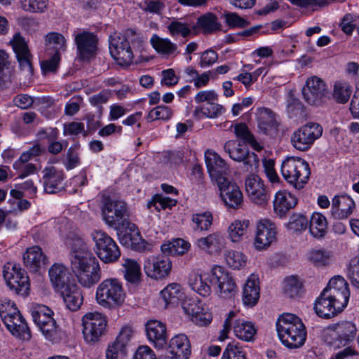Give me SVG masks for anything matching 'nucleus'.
<instances>
[{"label":"nucleus","mask_w":359,"mask_h":359,"mask_svg":"<svg viewBox=\"0 0 359 359\" xmlns=\"http://www.w3.org/2000/svg\"><path fill=\"white\" fill-rule=\"evenodd\" d=\"M71 268L78 282L85 287H90L102 277L99 262L80 238L72 240L69 255Z\"/></svg>","instance_id":"f257e3e1"},{"label":"nucleus","mask_w":359,"mask_h":359,"mask_svg":"<svg viewBox=\"0 0 359 359\" xmlns=\"http://www.w3.org/2000/svg\"><path fill=\"white\" fill-rule=\"evenodd\" d=\"M349 296L348 284L342 277L336 276L331 278L327 286L316 300V313L325 319L337 316L347 306Z\"/></svg>","instance_id":"f03ea898"},{"label":"nucleus","mask_w":359,"mask_h":359,"mask_svg":"<svg viewBox=\"0 0 359 359\" xmlns=\"http://www.w3.org/2000/svg\"><path fill=\"white\" fill-rule=\"evenodd\" d=\"M143 43L140 33L128 29L123 34L114 33L109 36V52L118 65L129 66L133 62V50L142 48Z\"/></svg>","instance_id":"7ed1b4c3"},{"label":"nucleus","mask_w":359,"mask_h":359,"mask_svg":"<svg viewBox=\"0 0 359 359\" xmlns=\"http://www.w3.org/2000/svg\"><path fill=\"white\" fill-rule=\"evenodd\" d=\"M276 330L282 343L290 348L302 346L306 338L305 327L296 315L283 313L278 318Z\"/></svg>","instance_id":"20e7f679"},{"label":"nucleus","mask_w":359,"mask_h":359,"mask_svg":"<svg viewBox=\"0 0 359 359\" xmlns=\"http://www.w3.org/2000/svg\"><path fill=\"white\" fill-rule=\"evenodd\" d=\"M102 204V217L106 224L117 231L124 230L130 223L126 203L118 198L104 196Z\"/></svg>","instance_id":"39448f33"},{"label":"nucleus","mask_w":359,"mask_h":359,"mask_svg":"<svg viewBox=\"0 0 359 359\" xmlns=\"http://www.w3.org/2000/svg\"><path fill=\"white\" fill-rule=\"evenodd\" d=\"M126 294L123 285L117 278H107L97 287L95 299L97 303L106 309H114L123 305Z\"/></svg>","instance_id":"423d86ee"},{"label":"nucleus","mask_w":359,"mask_h":359,"mask_svg":"<svg viewBox=\"0 0 359 359\" xmlns=\"http://www.w3.org/2000/svg\"><path fill=\"white\" fill-rule=\"evenodd\" d=\"M280 172L285 180L296 189H302L311 175L309 163L294 156L287 157L282 162Z\"/></svg>","instance_id":"0eeeda50"},{"label":"nucleus","mask_w":359,"mask_h":359,"mask_svg":"<svg viewBox=\"0 0 359 359\" xmlns=\"http://www.w3.org/2000/svg\"><path fill=\"white\" fill-rule=\"evenodd\" d=\"M323 134V128L318 123L309 122L294 130L291 136L292 145L297 150H309Z\"/></svg>","instance_id":"6e6552de"},{"label":"nucleus","mask_w":359,"mask_h":359,"mask_svg":"<svg viewBox=\"0 0 359 359\" xmlns=\"http://www.w3.org/2000/svg\"><path fill=\"white\" fill-rule=\"evenodd\" d=\"M95 243V252L104 263H113L121 256L120 250L116 242L102 231H95L91 233Z\"/></svg>","instance_id":"1a4fd4ad"},{"label":"nucleus","mask_w":359,"mask_h":359,"mask_svg":"<svg viewBox=\"0 0 359 359\" xmlns=\"http://www.w3.org/2000/svg\"><path fill=\"white\" fill-rule=\"evenodd\" d=\"M4 277L9 288L17 294L27 295L29 290V277L19 265L8 263L4 266Z\"/></svg>","instance_id":"9d476101"},{"label":"nucleus","mask_w":359,"mask_h":359,"mask_svg":"<svg viewBox=\"0 0 359 359\" xmlns=\"http://www.w3.org/2000/svg\"><path fill=\"white\" fill-rule=\"evenodd\" d=\"M9 43L15 54L21 72L25 77H31L34 73L33 56L29 50L27 42L20 33L18 32L13 35Z\"/></svg>","instance_id":"9b49d317"},{"label":"nucleus","mask_w":359,"mask_h":359,"mask_svg":"<svg viewBox=\"0 0 359 359\" xmlns=\"http://www.w3.org/2000/svg\"><path fill=\"white\" fill-rule=\"evenodd\" d=\"M302 95L308 104L319 106L329 98V90L323 79L313 76L307 79L302 89Z\"/></svg>","instance_id":"f8f14e48"},{"label":"nucleus","mask_w":359,"mask_h":359,"mask_svg":"<svg viewBox=\"0 0 359 359\" xmlns=\"http://www.w3.org/2000/svg\"><path fill=\"white\" fill-rule=\"evenodd\" d=\"M82 321L85 340L90 344L99 341L106 330L105 317L100 313H88L83 317Z\"/></svg>","instance_id":"ddd939ff"},{"label":"nucleus","mask_w":359,"mask_h":359,"mask_svg":"<svg viewBox=\"0 0 359 359\" xmlns=\"http://www.w3.org/2000/svg\"><path fill=\"white\" fill-rule=\"evenodd\" d=\"M210 283L217 284V293L222 299H231L238 292L233 277L220 266H215L210 271Z\"/></svg>","instance_id":"4468645a"},{"label":"nucleus","mask_w":359,"mask_h":359,"mask_svg":"<svg viewBox=\"0 0 359 359\" xmlns=\"http://www.w3.org/2000/svg\"><path fill=\"white\" fill-rule=\"evenodd\" d=\"M172 269L170 259L165 256L150 257L144 263V270L147 276L161 280L168 276Z\"/></svg>","instance_id":"2eb2a0df"},{"label":"nucleus","mask_w":359,"mask_h":359,"mask_svg":"<svg viewBox=\"0 0 359 359\" xmlns=\"http://www.w3.org/2000/svg\"><path fill=\"white\" fill-rule=\"evenodd\" d=\"M246 192L254 203L264 206L269 200V191L258 175H250L245 180Z\"/></svg>","instance_id":"dca6fc26"},{"label":"nucleus","mask_w":359,"mask_h":359,"mask_svg":"<svg viewBox=\"0 0 359 359\" xmlns=\"http://www.w3.org/2000/svg\"><path fill=\"white\" fill-rule=\"evenodd\" d=\"M205 163L208 173L212 180L215 181L217 184L229 179L226 175L229 168L223 158L216 152L207 150L205 153Z\"/></svg>","instance_id":"f3484780"},{"label":"nucleus","mask_w":359,"mask_h":359,"mask_svg":"<svg viewBox=\"0 0 359 359\" xmlns=\"http://www.w3.org/2000/svg\"><path fill=\"white\" fill-rule=\"evenodd\" d=\"M97 36L92 32L83 31L75 35L78 55L81 60H89L97 51Z\"/></svg>","instance_id":"a211bd4d"},{"label":"nucleus","mask_w":359,"mask_h":359,"mask_svg":"<svg viewBox=\"0 0 359 359\" xmlns=\"http://www.w3.org/2000/svg\"><path fill=\"white\" fill-rule=\"evenodd\" d=\"M276 238V225L268 219L261 220L257 225L254 247L257 250L267 249Z\"/></svg>","instance_id":"6ab92c4d"},{"label":"nucleus","mask_w":359,"mask_h":359,"mask_svg":"<svg viewBox=\"0 0 359 359\" xmlns=\"http://www.w3.org/2000/svg\"><path fill=\"white\" fill-rule=\"evenodd\" d=\"M217 187L220 191V196L224 204L233 209L240 208L243 203V194L236 183L227 179L218 184Z\"/></svg>","instance_id":"aec40b11"},{"label":"nucleus","mask_w":359,"mask_h":359,"mask_svg":"<svg viewBox=\"0 0 359 359\" xmlns=\"http://www.w3.org/2000/svg\"><path fill=\"white\" fill-rule=\"evenodd\" d=\"M356 332L355 325L351 322L344 321L336 324L330 334L334 339L332 345L335 347L345 346L355 338Z\"/></svg>","instance_id":"412c9836"},{"label":"nucleus","mask_w":359,"mask_h":359,"mask_svg":"<svg viewBox=\"0 0 359 359\" xmlns=\"http://www.w3.org/2000/svg\"><path fill=\"white\" fill-rule=\"evenodd\" d=\"M195 244L201 250L214 255L219 254L225 248V239L220 233L215 232L197 239Z\"/></svg>","instance_id":"4be33fe9"},{"label":"nucleus","mask_w":359,"mask_h":359,"mask_svg":"<svg viewBox=\"0 0 359 359\" xmlns=\"http://www.w3.org/2000/svg\"><path fill=\"white\" fill-rule=\"evenodd\" d=\"M42 182L44 191L47 194H55L61 189L62 182L65 178L62 170L53 166L46 167L43 170Z\"/></svg>","instance_id":"5701e85b"},{"label":"nucleus","mask_w":359,"mask_h":359,"mask_svg":"<svg viewBox=\"0 0 359 359\" xmlns=\"http://www.w3.org/2000/svg\"><path fill=\"white\" fill-rule=\"evenodd\" d=\"M50 282L55 290L60 291L73 284L71 283V273L62 264H54L48 271Z\"/></svg>","instance_id":"b1692460"},{"label":"nucleus","mask_w":359,"mask_h":359,"mask_svg":"<svg viewBox=\"0 0 359 359\" xmlns=\"http://www.w3.org/2000/svg\"><path fill=\"white\" fill-rule=\"evenodd\" d=\"M8 331L20 340L29 341L31 331L20 311L4 323Z\"/></svg>","instance_id":"393cba45"},{"label":"nucleus","mask_w":359,"mask_h":359,"mask_svg":"<svg viewBox=\"0 0 359 359\" xmlns=\"http://www.w3.org/2000/svg\"><path fill=\"white\" fill-rule=\"evenodd\" d=\"M355 203L346 195L335 196L332 201L331 215L337 219H346L351 215Z\"/></svg>","instance_id":"a878e982"},{"label":"nucleus","mask_w":359,"mask_h":359,"mask_svg":"<svg viewBox=\"0 0 359 359\" xmlns=\"http://www.w3.org/2000/svg\"><path fill=\"white\" fill-rule=\"evenodd\" d=\"M146 332L149 340L158 348H163L167 343L165 325L158 320H149L146 324Z\"/></svg>","instance_id":"bb28decb"},{"label":"nucleus","mask_w":359,"mask_h":359,"mask_svg":"<svg viewBox=\"0 0 359 359\" xmlns=\"http://www.w3.org/2000/svg\"><path fill=\"white\" fill-rule=\"evenodd\" d=\"M23 261L27 269L29 271L35 273L45 266L47 257L43 254L41 248L35 245L28 248L23 254Z\"/></svg>","instance_id":"cd10ccee"},{"label":"nucleus","mask_w":359,"mask_h":359,"mask_svg":"<svg viewBox=\"0 0 359 359\" xmlns=\"http://www.w3.org/2000/svg\"><path fill=\"white\" fill-rule=\"evenodd\" d=\"M258 128L265 135H273L278 131V124L273 112L267 108H261L257 113Z\"/></svg>","instance_id":"c85d7f7f"},{"label":"nucleus","mask_w":359,"mask_h":359,"mask_svg":"<svg viewBox=\"0 0 359 359\" xmlns=\"http://www.w3.org/2000/svg\"><path fill=\"white\" fill-rule=\"evenodd\" d=\"M297 203L296 197L286 191H280L276 193L273 200L274 211L280 217L284 216Z\"/></svg>","instance_id":"c756f323"},{"label":"nucleus","mask_w":359,"mask_h":359,"mask_svg":"<svg viewBox=\"0 0 359 359\" xmlns=\"http://www.w3.org/2000/svg\"><path fill=\"white\" fill-rule=\"evenodd\" d=\"M67 309L78 310L83 303V297L79 287L74 283L59 291Z\"/></svg>","instance_id":"7c9ffc66"},{"label":"nucleus","mask_w":359,"mask_h":359,"mask_svg":"<svg viewBox=\"0 0 359 359\" xmlns=\"http://www.w3.org/2000/svg\"><path fill=\"white\" fill-rule=\"evenodd\" d=\"M150 43L153 48L159 54L166 57H175L180 54L177 45L168 38H162L154 34Z\"/></svg>","instance_id":"2f4dec72"},{"label":"nucleus","mask_w":359,"mask_h":359,"mask_svg":"<svg viewBox=\"0 0 359 359\" xmlns=\"http://www.w3.org/2000/svg\"><path fill=\"white\" fill-rule=\"evenodd\" d=\"M212 278L210 272L201 274L192 273L189 278L191 288L203 297H208L211 294V287L208 283Z\"/></svg>","instance_id":"473e14b6"},{"label":"nucleus","mask_w":359,"mask_h":359,"mask_svg":"<svg viewBox=\"0 0 359 359\" xmlns=\"http://www.w3.org/2000/svg\"><path fill=\"white\" fill-rule=\"evenodd\" d=\"M124 230L129 231L124 234L123 239L125 243L130 245L132 248L138 251H143L147 249L148 243L142 239L137 226L130 222L125 226Z\"/></svg>","instance_id":"72a5a7b5"},{"label":"nucleus","mask_w":359,"mask_h":359,"mask_svg":"<svg viewBox=\"0 0 359 359\" xmlns=\"http://www.w3.org/2000/svg\"><path fill=\"white\" fill-rule=\"evenodd\" d=\"M259 298V280L251 276L245 282L243 291V301L245 305L255 306Z\"/></svg>","instance_id":"f704fd0d"},{"label":"nucleus","mask_w":359,"mask_h":359,"mask_svg":"<svg viewBox=\"0 0 359 359\" xmlns=\"http://www.w3.org/2000/svg\"><path fill=\"white\" fill-rule=\"evenodd\" d=\"M233 332L238 339L245 341H252L255 339L257 329L252 323L238 319L234 322Z\"/></svg>","instance_id":"c9c22d12"},{"label":"nucleus","mask_w":359,"mask_h":359,"mask_svg":"<svg viewBox=\"0 0 359 359\" xmlns=\"http://www.w3.org/2000/svg\"><path fill=\"white\" fill-rule=\"evenodd\" d=\"M168 352L178 355H183L186 359L190 355V344L188 338L184 334H177L172 337L170 341Z\"/></svg>","instance_id":"e433bc0d"},{"label":"nucleus","mask_w":359,"mask_h":359,"mask_svg":"<svg viewBox=\"0 0 359 359\" xmlns=\"http://www.w3.org/2000/svg\"><path fill=\"white\" fill-rule=\"evenodd\" d=\"M190 246L189 242L182 238H177L171 242L163 243L161 249L165 255H182L189 250Z\"/></svg>","instance_id":"4c0bfd02"},{"label":"nucleus","mask_w":359,"mask_h":359,"mask_svg":"<svg viewBox=\"0 0 359 359\" xmlns=\"http://www.w3.org/2000/svg\"><path fill=\"white\" fill-rule=\"evenodd\" d=\"M39 329L45 338L53 343H59L65 337V333L59 327L55 319L41 325Z\"/></svg>","instance_id":"58836bf2"},{"label":"nucleus","mask_w":359,"mask_h":359,"mask_svg":"<svg viewBox=\"0 0 359 359\" xmlns=\"http://www.w3.org/2000/svg\"><path fill=\"white\" fill-rule=\"evenodd\" d=\"M31 315L35 324L39 327L54 320L53 312L46 306L36 304L31 308Z\"/></svg>","instance_id":"ea45409f"},{"label":"nucleus","mask_w":359,"mask_h":359,"mask_svg":"<svg viewBox=\"0 0 359 359\" xmlns=\"http://www.w3.org/2000/svg\"><path fill=\"white\" fill-rule=\"evenodd\" d=\"M327 228V222L324 215L315 212L311 215L309 224V231L315 238H322L325 236Z\"/></svg>","instance_id":"a19ab883"},{"label":"nucleus","mask_w":359,"mask_h":359,"mask_svg":"<svg viewBox=\"0 0 359 359\" xmlns=\"http://www.w3.org/2000/svg\"><path fill=\"white\" fill-rule=\"evenodd\" d=\"M194 26L191 24L173 18L167 26L168 32L172 37L181 36L186 38L192 33Z\"/></svg>","instance_id":"79ce46f5"},{"label":"nucleus","mask_w":359,"mask_h":359,"mask_svg":"<svg viewBox=\"0 0 359 359\" xmlns=\"http://www.w3.org/2000/svg\"><path fill=\"white\" fill-rule=\"evenodd\" d=\"M161 294L167 306L169 304H177L183 296V292L179 284L172 283L165 287L161 292Z\"/></svg>","instance_id":"37998d69"},{"label":"nucleus","mask_w":359,"mask_h":359,"mask_svg":"<svg viewBox=\"0 0 359 359\" xmlns=\"http://www.w3.org/2000/svg\"><path fill=\"white\" fill-rule=\"evenodd\" d=\"M66 40L63 35L57 32H50L46 35L45 46L46 52L53 50V53H58L65 50Z\"/></svg>","instance_id":"c03bdc74"},{"label":"nucleus","mask_w":359,"mask_h":359,"mask_svg":"<svg viewBox=\"0 0 359 359\" xmlns=\"http://www.w3.org/2000/svg\"><path fill=\"white\" fill-rule=\"evenodd\" d=\"M212 215L209 211L193 214L191 222L195 231H208L212 224Z\"/></svg>","instance_id":"a18cd8bd"},{"label":"nucleus","mask_w":359,"mask_h":359,"mask_svg":"<svg viewBox=\"0 0 359 359\" xmlns=\"http://www.w3.org/2000/svg\"><path fill=\"white\" fill-rule=\"evenodd\" d=\"M123 266L124 268V277L127 281L137 283L140 280V266L136 261L126 259L123 264Z\"/></svg>","instance_id":"49530a36"},{"label":"nucleus","mask_w":359,"mask_h":359,"mask_svg":"<svg viewBox=\"0 0 359 359\" xmlns=\"http://www.w3.org/2000/svg\"><path fill=\"white\" fill-rule=\"evenodd\" d=\"M248 220H236L228 228L229 238L232 242L240 241L245 234L248 226Z\"/></svg>","instance_id":"de8ad7c7"},{"label":"nucleus","mask_w":359,"mask_h":359,"mask_svg":"<svg viewBox=\"0 0 359 359\" xmlns=\"http://www.w3.org/2000/svg\"><path fill=\"white\" fill-rule=\"evenodd\" d=\"M236 135L243 140L245 143L249 144L254 149L260 151L262 147L255 140L254 135L250 133L245 123L236 124L234 128Z\"/></svg>","instance_id":"09e8293b"},{"label":"nucleus","mask_w":359,"mask_h":359,"mask_svg":"<svg viewBox=\"0 0 359 359\" xmlns=\"http://www.w3.org/2000/svg\"><path fill=\"white\" fill-rule=\"evenodd\" d=\"M224 151L233 161L241 162L248 153L247 149L233 140L227 141L224 145Z\"/></svg>","instance_id":"8fccbe9b"},{"label":"nucleus","mask_w":359,"mask_h":359,"mask_svg":"<svg viewBox=\"0 0 359 359\" xmlns=\"http://www.w3.org/2000/svg\"><path fill=\"white\" fill-rule=\"evenodd\" d=\"M198 26L205 33H212L220 29V24L212 13H207L198 19Z\"/></svg>","instance_id":"3c124183"},{"label":"nucleus","mask_w":359,"mask_h":359,"mask_svg":"<svg viewBox=\"0 0 359 359\" xmlns=\"http://www.w3.org/2000/svg\"><path fill=\"white\" fill-rule=\"evenodd\" d=\"M308 224V219L304 215L294 213L290 216L287 227L294 233H300L307 229Z\"/></svg>","instance_id":"603ef678"},{"label":"nucleus","mask_w":359,"mask_h":359,"mask_svg":"<svg viewBox=\"0 0 359 359\" xmlns=\"http://www.w3.org/2000/svg\"><path fill=\"white\" fill-rule=\"evenodd\" d=\"M283 290L287 297L295 298L302 292V283L297 278L291 276L285 279Z\"/></svg>","instance_id":"864d4df0"},{"label":"nucleus","mask_w":359,"mask_h":359,"mask_svg":"<svg viewBox=\"0 0 359 359\" xmlns=\"http://www.w3.org/2000/svg\"><path fill=\"white\" fill-rule=\"evenodd\" d=\"M352 93L351 87L346 82H336L334 86L333 97L337 102L346 103Z\"/></svg>","instance_id":"5fc2aeb1"},{"label":"nucleus","mask_w":359,"mask_h":359,"mask_svg":"<svg viewBox=\"0 0 359 359\" xmlns=\"http://www.w3.org/2000/svg\"><path fill=\"white\" fill-rule=\"evenodd\" d=\"M225 259L227 265L233 269H239L243 267L246 263L245 256L239 251H229Z\"/></svg>","instance_id":"6e6d98bb"},{"label":"nucleus","mask_w":359,"mask_h":359,"mask_svg":"<svg viewBox=\"0 0 359 359\" xmlns=\"http://www.w3.org/2000/svg\"><path fill=\"white\" fill-rule=\"evenodd\" d=\"M18 312L19 311L14 302L6 298L0 299V317L3 323Z\"/></svg>","instance_id":"4d7b16f0"},{"label":"nucleus","mask_w":359,"mask_h":359,"mask_svg":"<svg viewBox=\"0 0 359 359\" xmlns=\"http://www.w3.org/2000/svg\"><path fill=\"white\" fill-rule=\"evenodd\" d=\"M172 115V111L170 107L164 105H160L151 110L147 116L149 121L156 120H169Z\"/></svg>","instance_id":"13d9d810"},{"label":"nucleus","mask_w":359,"mask_h":359,"mask_svg":"<svg viewBox=\"0 0 359 359\" xmlns=\"http://www.w3.org/2000/svg\"><path fill=\"white\" fill-rule=\"evenodd\" d=\"M50 55V57L42 61L41 63V68L43 74H48L50 72H55L60 61V54L58 53H47Z\"/></svg>","instance_id":"bf43d9fd"},{"label":"nucleus","mask_w":359,"mask_h":359,"mask_svg":"<svg viewBox=\"0 0 359 359\" xmlns=\"http://www.w3.org/2000/svg\"><path fill=\"white\" fill-rule=\"evenodd\" d=\"M8 55L6 51L0 50V88H1L9 79Z\"/></svg>","instance_id":"052dcab7"},{"label":"nucleus","mask_w":359,"mask_h":359,"mask_svg":"<svg viewBox=\"0 0 359 359\" xmlns=\"http://www.w3.org/2000/svg\"><path fill=\"white\" fill-rule=\"evenodd\" d=\"M13 168L19 172V178L23 179L29 175L36 172V165L20 161V158L13 163Z\"/></svg>","instance_id":"680f3d73"},{"label":"nucleus","mask_w":359,"mask_h":359,"mask_svg":"<svg viewBox=\"0 0 359 359\" xmlns=\"http://www.w3.org/2000/svg\"><path fill=\"white\" fill-rule=\"evenodd\" d=\"M331 256L328 251L318 250L311 252L309 259L316 266H322L329 264Z\"/></svg>","instance_id":"e2e57ef3"},{"label":"nucleus","mask_w":359,"mask_h":359,"mask_svg":"<svg viewBox=\"0 0 359 359\" xmlns=\"http://www.w3.org/2000/svg\"><path fill=\"white\" fill-rule=\"evenodd\" d=\"M225 22L231 28H243L249 25V22L236 13H225L224 14Z\"/></svg>","instance_id":"0e129e2a"},{"label":"nucleus","mask_w":359,"mask_h":359,"mask_svg":"<svg viewBox=\"0 0 359 359\" xmlns=\"http://www.w3.org/2000/svg\"><path fill=\"white\" fill-rule=\"evenodd\" d=\"M22 7L25 11L43 12L48 6L47 0H22Z\"/></svg>","instance_id":"69168bd1"},{"label":"nucleus","mask_w":359,"mask_h":359,"mask_svg":"<svg viewBox=\"0 0 359 359\" xmlns=\"http://www.w3.org/2000/svg\"><path fill=\"white\" fill-rule=\"evenodd\" d=\"M241 162H243V170L246 172H251L258 168L259 158L256 154L248 151Z\"/></svg>","instance_id":"338daca9"},{"label":"nucleus","mask_w":359,"mask_h":359,"mask_svg":"<svg viewBox=\"0 0 359 359\" xmlns=\"http://www.w3.org/2000/svg\"><path fill=\"white\" fill-rule=\"evenodd\" d=\"M222 359H246L245 354L236 344H229Z\"/></svg>","instance_id":"774afa93"}]
</instances>
